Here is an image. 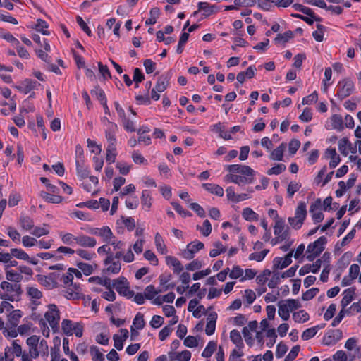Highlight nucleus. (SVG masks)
<instances>
[{
  "instance_id": "nucleus-62",
  "label": "nucleus",
  "mask_w": 361,
  "mask_h": 361,
  "mask_svg": "<svg viewBox=\"0 0 361 361\" xmlns=\"http://www.w3.org/2000/svg\"><path fill=\"white\" fill-rule=\"evenodd\" d=\"M145 80V75L139 68H135L133 72V80L135 83L139 84Z\"/></svg>"
},
{
  "instance_id": "nucleus-61",
  "label": "nucleus",
  "mask_w": 361,
  "mask_h": 361,
  "mask_svg": "<svg viewBox=\"0 0 361 361\" xmlns=\"http://www.w3.org/2000/svg\"><path fill=\"white\" fill-rule=\"evenodd\" d=\"M300 146V142L297 139H292L288 145L289 152L291 154L296 153Z\"/></svg>"
},
{
  "instance_id": "nucleus-52",
  "label": "nucleus",
  "mask_w": 361,
  "mask_h": 361,
  "mask_svg": "<svg viewBox=\"0 0 361 361\" xmlns=\"http://www.w3.org/2000/svg\"><path fill=\"white\" fill-rule=\"evenodd\" d=\"M319 326H316L312 328L307 329L303 331L302 334V338L303 340H309L314 337L317 332Z\"/></svg>"
},
{
  "instance_id": "nucleus-13",
  "label": "nucleus",
  "mask_w": 361,
  "mask_h": 361,
  "mask_svg": "<svg viewBox=\"0 0 361 361\" xmlns=\"http://www.w3.org/2000/svg\"><path fill=\"white\" fill-rule=\"evenodd\" d=\"M75 243L81 247H94L96 245V240L94 238L80 235L75 237Z\"/></svg>"
},
{
  "instance_id": "nucleus-26",
  "label": "nucleus",
  "mask_w": 361,
  "mask_h": 361,
  "mask_svg": "<svg viewBox=\"0 0 361 361\" xmlns=\"http://www.w3.org/2000/svg\"><path fill=\"white\" fill-rule=\"evenodd\" d=\"M230 338L238 348H241L243 347L241 335L238 330L233 329L230 332Z\"/></svg>"
},
{
  "instance_id": "nucleus-64",
  "label": "nucleus",
  "mask_w": 361,
  "mask_h": 361,
  "mask_svg": "<svg viewBox=\"0 0 361 361\" xmlns=\"http://www.w3.org/2000/svg\"><path fill=\"white\" fill-rule=\"evenodd\" d=\"M164 321V319L162 317L154 315L150 321V325L152 328L157 329L163 324Z\"/></svg>"
},
{
  "instance_id": "nucleus-1",
  "label": "nucleus",
  "mask_w": 361,
  "mask_h": 361,
  "mask_svg": "<svg viewBox=\"0 0 361 361\" xmlns=\"http://www.w3.org/2000/svg\"><path fill=\"white\" fill-rule=\"evenodd\" d=\"M327 243V239L325 236L319 237L314 243L308 245L307 247V259L312 262L324 250V245Z\"/></svg>"
},
{
  "instance_id": "nucleus-12",
  "label": "nucleus",
  "mask_w": 361,
  "mask_h": 361,
  "mask_svg": "<svg viewBox=\"0 0 361 361\" xmlns=\"http://www.w3.org/2000/svg\"><path fill=\"white\" fill-rule=\"evenodd\" d=\"M307 216L306 204L301 202L298 204L295 212V217L297 218V227H301Z\"/></svg>"
},
{
  "instance_id": "nucleus-57",
  "label": "nucleus",
  "mask_w": 361,
  "mask_h": 361,
  "mask_svg": "<svg viewBox=\"0 0 361 361\" xmlns=\"http://www.w3.org/2000/svg\"><path fill=\"white\" fill-rule=\"evenodd\" d=\"M300 349V345L293 346L290 353L285 357L284 361H293L298 356Z\"/></svg>"
},
{
  "instance_id": "nucleus-45",
  "label": "nucleus",
  "mask_w": 361,
  "mask_h": 361,
  "mask_svg": "<svg viewBox=\"0 0 361 361\" xmlns=\"http://www.w3.org/2000/svg\"><path fill=\"white\" fill-rule=\"evenodd\" d=\"M162 292V290H156L154 286L153 285H149L146 287L145 291V297L146 299L152 300L154 298V296L159 293Z\"/></svg>"
},
{
  "instance_id": "nucleus-3",
  "label": "nucleus",
  "mask_w": 361,
  "mask_h": 361,
  "mask_svg": "<svg viewBox=\"0 0 361 361\" xmlns=\"http://www.w3.org/2000/svg\"><path fill=\"white\" fill-rule=\"evenodd\" d=\"M88 233L100 236L103 238V241L107 244L114 245L115 242L112 241V238H115L110 228L107 226H103L102 228H89Z\"/></svg>"
},
{
  "instance_id": "nucleus-54",
  "label": "nucleus",
  "mask_w": 361,
  "mask_h": 361,
  "mask_svg": "<svg viewBox=\"0 0 361 361\" xmlns=\"http://www.w3.org/2000/svg\"><path fill=\"white\" fill-rule=\"evenodd\" d=\"M267 337L269 338V341L267 343V345L269 348H271L276 343L277 335L274 329H270L267 331Z\"/></svg>"
},
{
  "instance_id": "nucleus-24",
  "label": "nucleus",
  "mask_w": 361,
  "mask_h": 361,
  "mask_svg": "<svg viewBox=\"0 0 361 361\" xmlns=\"http://www.w3.org/2000/svg\"><path fill=\"white\" fill-rule=\"evenodd\" d=\"M169 83V79L167 76L161 75L159 78L154 88L159 92H164L168 87Z\"/></svg>"
},
{
  "instance_id": "nucleus-41",
  "label": "nucleus",
  "mask_w": 361,
  "mask_h": 361,
  "mask_svg": "<svg viewBox=\"0 0 361 361\" xmlns=\"http://www.w3.org/2000/svg\"><path fill=\"white\" fill-rule=\"evenodd\" d=\"M11 257H15L18 259L29 260V255L23 250L18 248L11 249Z\"/></svg>"
},
{
  "instance_id": "nucleus-23",
  "label": "nucleus",
  "mask_w": 361,
  "mask_h": 361,
  "mask_svg": "<svg viewBox=\"0 0 361 361\" xmlns=\"http://www.w3.org/2000/svg\"><path fill=\"white\" fill-rule=\"evenodd\" d=\"M150 191L144 190L142 192L141 204L144 209H149L152 206Z\"/></svg>"
},
{
  "instance_id": "nucleus-42",
  "label": "nucleus",
  "mask_w": 361,
  "mask_h": 361,
  "mask_svg": "<svg viewBox=\"0 0 361 361\" xmlns=\"http://www.w3.org/2000/svg\"><path fill=\"white\" fill-rule=\"evenodd\" d=\"M278 314L284 321L288 320L290 317V310L287 305L281 302L279 303Z\"/></svg>"
},
{
  "instance_id": "nucleus-25",
  "label": "nucleus",
  "mask_w": 361,
  "mask_h": 361,
  "mask_svg": "<svg viewBox=\"0 0 361 361\" xmlns=\"http://www.w3.org/2000/svg\"><path fill=\"white\" fill-rule=\"evenodd\" d=\"M20 225L25 231H30L34 228L33 220L28 216H21L20 218Z\"/></svg>"
},
{
  "instance_id": "nucleus-29",
  "label": "nucleus",
  "mask_w": 361,
  "mask_h": 361,
  "mask_svg": "<svg viewBox=\"0 0 361 361\" xmlns=\"http://www.w3.org/2000/svg\"><path fill=\"white\" fill-rule=\"evenodd\" d=\"M254 176H248L245 175H236L235 177H233V183L239 185L252 183L254 180Z\"/></svg>"
},
{
  "instance_id": "nucleus-38",
  "label": "nucleus",
  "mask_w": 361,
  "mask_h": 361,
  "mask_svg": "<svg viewBox=\"0 0 361 361\" xmlns=\"http://www.w3.org/2000/svg\"><path fill=\"white\" fill-rule=\"evenodd\" d=\"M348 146H351L348 137H343L338 141V149L343 156L348 154Z\"/></svg>"
},
{
  "instance_id": "nucleus-8",
  "label": "nucleus",
  "mask_w": 361,
  "mask_h": 361,
  "mask_svg": "<svg viewBox=\"0 0 361 361\" xmlns=\"http://www.w3.org/2000/svg\"><path fill=\"white\" fill-rule=\"evenodd\" d=\"M293 250L290 251L283 259L281 257H275L273 260V271L277 269H283L292 263Z\"/></svg>"
},
{
  "instance_id": "nucleus-40",
  "label": "nucleus",
  "mask_w": 361,
  "mask_h": 361,
  "mask_svg": "<svg viewBox=\"0 0 361 361\" xmlns=\"http://www.w3.org/2000/svg\"><path fill=\"white\" fill-rule=\"evenodd\" d=\"M160 11L157 7L152 8L150 10V18L145 21L146 25H154L157 22V18L159 16Z\"/></svg>"
},
{
  "instance_id": "nucleus-16",
  "label": "nucleus",
  "mask_w": 361,
  "mask_h": 361,
  "mask_svg": "<svg viewBox=\"0 0 361 361\" xmlns=\"http://www.w3.org/2000/svg\"><path fill=\"white\" fill-rule=\"evenodd\" d=\"M355 292V288L351 287L344 290L343 294L344 296L341 300V305L344 309L346 306H348L354 299Z\"/></svg>"
},
{
  "instance_id": "nucleus-4",
  "label": "nucleus",
  "mask_w": 361,
  "mask_h": 361,
  "mask_svg": "<svg viewBox=\"0 0 361 361\" xmlns=\"http://www.w3.org/2000/svg\"><path fill=\"white\" fill-rule=\"evenodd\" d=\"M104 263L106 266H109L102 270L103 275L116 274L120 272L121 268V262L114 260L113 254L107 255Z\"/></svg>"
},
{
  "instance_id": "nucleus-14",
  "label": "nucleus",
  "mask_w": 361,
  "mask_h": 361,
  "mask_svg": "<svg viewBox=\"0 0 361 361\" xmlns=\"http://www.w3.org/2000/svg\"><path fill=\"white\" fill-rule=\"evenodd\" d=\"M112 287L114 288L119 294L122 295L128 288V282L125 277L121 276L113 281L111 284V288Z\"/></svg>"
},
{
  "instance_id": "nucleus-43",
  "label": "nucleus",
  "mask_w": 361,
  "mask_h": 361,
  "mask_svg": "<svg viewBox=\"0 0 361 361\" xmlns=\"http://www.w3.org/2000/svg\"><path fill=\"white\" fill-rule=\"evenodd\" d=\"M61 329L63 332L67 336H71L73 334V322L69 319H63L61 322Z\"/></svg>"
},
{
  "instance_id": "nucleus-60",
  "label": "nucleus",
  "mask_w": 361,
  "mask_h": 361,
  "mask_svg": "<svg viewBox=\"0 0 361 361\" xmlns=\"http://www.w3.org/2000/svg\"><path fill=\"white\" fill-rule=\"evenodd\" d=\"M288 350V347L282 342L279 343L276 346V356L277 358L282 357Z\"/></svg>"
},
{
  "instance_id": "nucleus-19",
  "label": "nucleus",
  "mask_w": 361,
  "mask_h": 361,
  "mask_svg": "<svg viewBox=\"0 0 361 361\" xmlns=\"http://www.w3.org/2000/svg\"><path fill=\"white\" fill-rule=\"evenodd\" d=\"M202 187L208 192L214 194L219 197L224 195V190L222 187L216 184L203 183Z\"/></svg>"
},
{
  "instance_id": "nucleus-10",
  "label": "nucleus",
  "mask_w": 361,
  "mask_h": 361,
  "mask_svg": "<svg viewBox=\"0 0 361 361\" xmlns=\"http://www.w3.org/2000/svg\"><path fill=\"white\" fill-rule=\"evenodd\" d=\"M227 171L230 173H238L245 176H255V171L249 166L241 164H232L226 166Z\"/></svg>"
},
{
  "instance_id": "nucleus-55",
  "label": "nucleus",
  "mask_w": 361,
  "mask_h": 361,
  "mask_svg": "<svg viewBox=\"0 0 361 361\" xmlns=\"http://www.w3.org/2000/svg\"><path fill=\"white\" fill-rule=\"evenodd\" d=\"M286 167L283 164H279L267 171L268 175H279L286 170Z\"/></svg>"
},
{
  "instance_id": "nucleus-32",
  "label": "nucleus",
  "mask_w": 361,
  "mask_h": 361,
  "mask_svg": "<svg viewBox=\"0 0 361 361\" xmlns=\"http://www.w3.org/2000/svg\"><path fill=\"white\" fill-rule=\"evenodd\" d=\"M77 175L80 178H86L89 176L90 171L84 164V162L75 163Z\"/></svg>"
},
{
  "instance_id": "nucleus-31",
  "label": "nucleus",
  "mask_w": 361,
  "mask_h": 361,
  "mask_svg": "<svg viewBox=\"0 0 361 361\" xmlns=\"http://www.w3.org/2000/svg\"><path fill=\"white\" fill-rule=\"evenodd\" d=\"M88 281L90 282H94L99 285L105 286L107 289L111 288V279L109 278L102 279L99 276L90 277Z\"/></svg>"
},
{
  "instance_id": "nucleus-50",
  "label": "nucleus",
  "mask_w": 361,
  "mask_h": 361,
  "mask_svg": "<svg viewBox=\"0 0 361 361\" xmlns=\"http://www.w3.org/2000/svg\"><path fill=\"white\" fill-rule=\"evenodd\" d=\"M125 204L128 208L134 209L138 207L139 200L137 196H130L126 200Z\"/></svg>"
},
{
  "instance_id": "nucleus-9",
  "label": "nucleus",
  "mask_w": 361,
  "mask_h": 361,
  "mask_svg": "<svg viewBox=\"0 0 361 361\" xmlns=\"http://www.w3.org/2000/svg\"><path fill=\"white\" fill-rule=\"evenodd\" d=\"M343 333L340 329L331 330L328 331L323 338V343L326 345H335L341 339Z\"/></svg>"
},
{
  "instance_id": "nucleus-48",
  "label": "nucleus",
  "mask_w": 361,
  "mask_h": 361,
  "mask_svg": "<svg viewBox=\"0 0 361 361\" xmlns=\"http://www.w3.org/2000/svg\"><path fill=\"white\" fill-rule=\"evenodd\" d=\"M90 353L93 356L92 360L94 361H104V355L99 352L98 348L95 345H92L90 347Z\"/></svg>"
},
{
  "instance_id": "nucleus-58",
  "label": "nucleus",
  "mask_w": 361,
  "mask_h": 361,
  "mask_svg": "<svg viewBox=\"0 0 361 361\" xmlns=\"http://www.w3.org/2000/svg\"><path fill=\"white\" fill-rule=\"evenodd\" d=\"M27 295L34 299H40L42 297V293L35 287L27 288Z\"/></svg>"
},
{
  "instance_id": "nucleus-11",
  "label": "nucleus",
  "mask_w": 361,
  "mask_h": 361,
  "mask_svg": "<svg viewBox=\"0 0 361 361\" xmlns=\"http://www.w3.org/2000/svg\"><path fill=\"white\" fill-rule=\"evenodd\" d=\"M321 207V200L317 199L312 203L310 212L312 214V219L315 224L321 222L324 219V214L319 211Z\"/></svg>"
},
{
  "instance_id": "nucleus-6",
  "label": "nucleus",
  "mask_w": 361,
  "mask_h": 361,
  "mask_svg": "<svg viewBox=\"0 0 361 361\" xmlns=\"http://www.w3.org/2000/svg\"><path fill=\"white\" fill-rule=\"evenodd\" d=\"M48 307L49 310L44 314V317L49 325L54 328L59 324L60 319L59 311L54 304L49 305Z\"/></svg>"
},
{
  "instance_id": "nucleus-56",
  "label": "nucleus",
  "mask_w": 361,
  "mask_h": 361,
  "mask_svg": "<svg viewBox=\"0 0 361 361\" xmlns=\"http://www.w3.org/2000/svg\"><path fill=\"white\" fill-rule=\"evenodd\" d=\"M301 185L297 182L291 181L288 185L287 193L289 197H292L295 192L299 190Z\"/></svg>"
},
{
  "instance_id": "nucleus-51",
  "label": "nucleus",
  "mask_w": 361,
  "mask_h": 361,
  "mask_svg": "<svg viewBox=\"0 0 361 361\" xmlns=\"http://www.w3.org/2000/svg\"><path fill=\"white\" fill-rule=\"evenodd\" d=\"M77 267L83 272L86 276H89L93 272V267L92 265L84 263L82 262L77 263Z\"/></svg>"
},
{
  "instance_id": "nucleus-17",
  "label": "nucleus",
  "mask_w": 361,
  "mask_h": 361,
  "mask_svg": "<svg viewBox=\"0 0 361 361\" xmlns=\"http://www.w3.org/2000/svg\"><path fill=\"white\" fill-rule=\"evenodd\" d=\"M166 264L173 267V272L175 274H180L183 270V267L181 262L175 257L167 256L166 257Z\"/></svg>"
},
{
  "instance_id": "nucleus-37",
  "label": "nucleus",
  "mask_w": 361,
  "mask_h": 361,
  "mask_svg": "<svg viewBox=\"0 0 361 361\" xmlns=\"http://www.w3.org/2000/svg\"><path fill=\"white\" fill-rule=\"evenodd\" d=\"M216 346L217 345L216 342L213 341H209L206 348H204V350H203L202 356L207 358L210 357L215 351Z\"/></svg>"
},
{
  "instance_id": "nucleus-49",
  "label": "nucleus",
  "mask_w": 361,
  "mask_h": 361,
  "mask_svg": "<svg viewBox=\"0 0 361 361\" xmlns=\"http://www.w3.org/2000/svg\"><path fill=\"white\" fill-rule=\"evenodd\" d=\"M319 289L318 288H312L310 290H307L302 295V300L308 301L310 300H312L313 298L315 297V295L319 293Z\"/></svg>"
},
{
  "instance_id": "nucleus-15",
  "label": "nucleus",
  "mask_w": 361,
  "mask_h": 361,
  "mask_svg": "<svg viewBox=\"0 0 361 361\" xmlns=\"http://www.w3.org/2000/svg\"><path fill=\"white\" fill-rule=\"evenodd\" d=\"M197 7L199 8V11H204V15L206 17L219 11V7L216 5H209L207 2H199Z\"/></svg>"
},
{
  "instance_id": "nucleus-36",
  "label": "nucleus",
  "mask_w": 361,
  "mask_h": 361,
  "mask_svg": "<svg viewBox=\"0 0 361 361\" xmlns=\"http://www.w3.org/2000/svg\"><path fill=\"white\" fill-rule=\"evenodd\" d=\"M214 128L218 133L221 137L226 140L232 139V137L229 132L225 131V127L221 123H216L214 126Z\"/></svg>"
},
{
  "instance_id": "nucleus-7",
  "label": "nucleus",
  "mask_w": 361,
  "mask_h": 361,
  "mask_svg": "<svg viewBox=\"0 0 361 361\" xmlns=\"http://www.w3.org/2000/svg\"><path fill=\"white\" fill-rule=\"evenodd\" d=\"M204 245L203 243L195 240L187 245V248L183 251V257L186 259H192L194 257L195 253L203 249Z\"/></svg>"
},
{
  "instance_id": "nucleus-47",
  "label": "nucleus",
  "mask_w": 361,
  "mask_h": 361,
  "mask_svg": "<svg viewBox=\"0 0 361 361\" xmlns=\"http://www.w3.org/2000/svg\"><path fill=\"white\" fill-rule=\"evenodd\" d=\"M47 27H48V24L47 23L46 21H44L42 19H38L37 20V24L35 25V29L37 31L42 32L44 35H49V32L45 30Z\"/></svg>"
},
{
  "instance_id": "nucleus-63",
  "label": "nucleus",
  "mask_w": 361,
  "mask_h": 361,
  "mask_svg": "<svg viewBox=\"0 0 361 361\" xmlns=\"http://www.w3.org/2000/svg\"><path fill=\"white\" fill-rule=\"evenodd\" d=\"M336 305L334 304V303L331 304L324 314V319L326 321L331 319L334 317V315L336 312Z\"/></svg>"
},
{
  "instance_id": "nucleus-39",
  "label": "nucleus",
  "mask_w": 361,
  "mask_h": 361,
  "mask_svg": "<svg viewBox=\"0 0 361 361\" xmlns=\"http://www.w3.org/2000/svg\"><path fill=\"white\" fill-rule=\"evenodd\" d=\"M293 319L295 322L304 323L309 320V314L304 310H300L293 313Z\"/></svg>"
},
{
  "instance_id": "nucleus-21",
  "label": "nucleus",
  "mask_w": 361,
  "mask_h": 361,
  "mask_svg": "<svg viewBox=\"0 0 361 361\" xmlns=\"http://www.w3.org/2000/svg\"><path fill=\"white\" fill-rule=\"evenodd\" d=\"M39 281L42 285L49 289L57 287V282L50 276H39Z\"/></svg>"
},
{
  "instance_id": "nucleus-35",
  "label": "nucleus",
  "mask_w": 361,
  "mask_h": 361,
  "mask_svg": "<svg viewBox=\"0 0 361 361\" xmlns=\"http://www.w3.org/2000/svg\"><path fill=\"white\" fill-rule=\"evenodd\" d=\"M6 278L8 281L19 283L22 281L23 276L13 270H6Z\"/></svg>"
},
{
  "instance_id": "nucleus-27",
  "label": "nucleus",
  "mask_w": 361,
  "mask_h": 361,
  "mask_svg": "<svg viewBox=\"0 0 361 361\" xmlns=\"http://www.w3.org/2000/svg\"><path fill=\"white\" fill-rule=\"evenodd\" d=\"M242 216L248 221H257L259 217L258 214L250 207L243 209Z\"/></svg>"
},
{
  "instance_id": "nucleus-59",
  "label": "nucleus",
  "mask_w": 361,
  "mask_h": 361,
  "mask_svg": "<svg viewBox=\"0 0 361 361\" xmlns=\"http://www.w3.org/2000/svg\"><path fill=\"white\" fill-rule=\"evenodd\" d=\"M98 67H99V73H101V75L103 76V78L104 79H106V78L111 79V73H110L109 69L107 67V66L103 65L101 62H99Z\"/></svg>"
},
{
  "instance_id": "nucleus-34",
  "label": "nucleus",
  "mask_w": 361,
  "mask_h": 361,
  "mask_svg": "<svg viewBox=\"0 0 361 361\" xmlns=\"http://www.w3.org/2000/svg\"><path fill=\"white\" fill-rule=\"evenodd\" d=\"M214 246L216 248L212 249L209 252V256L211 257H215L220 255L221 253H224L226 251V247L223 246L222 243L220 241L215 242L214 243Z\"/></svg>"
},
{
  "instance_id": "nucleus-20",
  "label": "nucleus",
  "mask_w": 361,
  "mask_h": 361,
  "mask_svg": "<svg viewBox=\"0 0 361 361\" xmlns=\"http://www.w3.org/2000/svg\"><path fill=\"white\" fill-rule=\"evenodd\" d=\"M286 144L281 143L278 147L274 149L270 154V159L272 160L281 161L283 157V152L286 149Z\"/></svg>"
},
{
  "instance_id": "nucleus-18",
  "label": "nucleus",
  "mask_w": 361,
  "mask_h": 361,
  "mask_svg": "<svg viewBox=\"0 0 361 361\" xmlns=\"http://www.w3.org/2000/svg\"><path fill=\"white\" fill-rule=\"evenodd\" d=\"M37 85H39V83L37 81L26 79L22 82V86L16 87V88L25 94H27L36 88Z\"/></svg>"
},
{
  "instance_id": "nucleus-28",
  "label": "nucleus",
  "mask_w": 361,
  "mask_h": 361,
  "mask_svg": "<svg viewBox=\"0 0 361 361\" xmlns=\"http://www.w3.org/2000/svg\"><path fill=\"white\" fill-rule=\"evenodd\" d=\"M293 37V32L290 30H288L283 34H278L277 36L274 39V42L276 44H285L290 39Z\"/></svg>"
},
{
  "instance_id": "nucleus-46",
  "label": "nucleus",
  "mask_w": 361,
  "mask_h": 361,
  "mask_svg": "<svg viewBox=\"0 0 361 361\" xmlns=\"http://www.w3.org/2000/svg\"><path fill=\"white\" fill-rule=\"evenodd\" d=\"M133 324L137 329H142L145 326L144 317L141 313H137L133 322Z\"/></svg>"
},
{
  "instance_id": "nucleus-2",
  "label": "nucleus",
  "mask_w": 361,
  "mask_h": 361,
  "mask_svg": "<svg viewBox=\"0 0 361 361\" xmlns=\"http://www.w3.org/2000/svg\"><path fill=\"white\" fill-rule=\"evenodd\" d=\"M353 82L349 78H345L338 82V90L336 96L340 100H343L350 96L353 93Z\"/></svg>"
},
{
  "instance_id": "nucleus-5",
  "label": "nucleus",
  "mask_w": 361,
  "mask_h": 361,
  "mask_svg": "<svg viewBox=\"0 0 361 361\" xmlns=\"http://www.w3.org/2000/svg\"><path fill=\"white\" fill-rule=\"evenodd\" d=\"M118 130V127L116 123L111 121H108V127L107 129L105 130V137L109 144V151L116 150V133H117Z\"/></svg>"
},
{
  "instance_id": "nucleus-44",
  "label": "nucleus",
  "mask_w": 361,
  "mask_h": 361,
  "mask_svg": "<svg viewBox=\"0 0 361 361\" xmlns=\"http://www.w3.org/2000/svg\"><path fill=\"white\" fill-rule=\"evenodd\" d=\"M90 93L92 96L96 97V98L99 100L101 103H102L103 101L106 100L105 93L103 90L99 87V86H95L94 88L91 90Z\"/></svg>"
},
{
  "instance_id": "nucleus-53",
  "label": "nucleus",
  "mask_w": 361,
  "mask_h": 361,
  "mask_svg": "<svg viewBox=\"0 0 361 361\" xmlns=\"http://www.w3.org/2000/svg\"><path fill=\"white\" fill-rule=\"evenodd\" d=\"M271 275L269 269H264L261 274L257 276L256 281L259 285H264Z\"/></svg>"
},
{
  "instance_id": "nucleus-33",
  "label": "nucleus",
  "mask_w": 361,
  "mask_h": 361,
  "mask_svg": "<svg viewBox=\"0 0 361 361\" xmlns=\"http://www.w3.org/2000/svg\"><path fill=\"white\" fill-rule=\"evenodd\" d=\"M331 121L333 128L338 130H341L343 129V122L341 115L334 114L331 117Z\"/></svg>"
},
{
  "instance_id": "nucleus-30",
  "label": "nucleus",
  "mask_w": 361,
  "mask_h": 361,
  "mask_svg": "<svg viewBox=\"0 0 361 361\" xmlns=\"http://www.w3.org/2000/svg\"><path fill=\"white\" fill-rule=\"evenodd\" d=\"M155 245L156 247L161 254L165 255L167 252V248L164 243V240L159 233L155 235Z\"/></svg>"
},
{
  "instance_id": "nucleus-22",
  "label": "nucleus",
  "mask_w": 361,
  "mask_h": 361,
  "mask_svg": "<svg viewBox=\"0 0 361 361\" xmlns=\"http://www.w3.org/2000/svg\"><path fill=\"white\" fill-rule=\"evenodd\" d=\"M40 196L44 200H45L47 202H50V203L57 204V203L61 202L63 200V197L61 196L51 195V194L44 192V191H42L40 192Z\"/></svg>"
}]
</instances>
